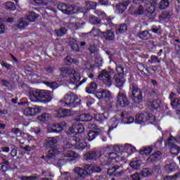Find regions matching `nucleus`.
Segmentation results:
<instances>
[{"mask_svg": "<svg viewBox=\"0 0 180 180\" xmlns=\"http://www.w3.org/2000/svg\"><path fill=\"white\" fill-rule=\"evenodd\" d=\"M84 130L85 128L84 125L79 122V121L74 120L73 124L71 128L69 129L68 134L70 136H73L72 139V143H75V144H78L81 141V138H79V134L84 133Z\"/></svg>", "mask_w": 180, "mask_h": 180, "instance_id": "1", "label": "nucleus"}, {"mask_svg": "<svg viewBox=\"0 0 180 180\" xmlns=\"http://www.w3.org/2000/svg\"><path fill=\"white\" fill-rule=\"evenodd\" d=\"M58 9L61 11V12L65 13V15H74V13H77V12L85 13L88 11L86 8L82 7H78V6H71L64 3L59 4L58 5Z\"/></svg>", "mask_w": 180, "mask_h": 180, "instance_id": "2", "label": "nucleus"}, {"mask_svg": "<svg viewBox=\"0 0 180 180\" xmlns=\"http://www.w3.org/2000/svg\"><path fill=\"white\" fill-rule=\"evenodd\" d=\"M60 103L63 107L75 108L80 105L81 100L74 93H70L65 96L64 98L60 101Z\"/></svg>", "mask_w": 180, "mask_h": 180, "instance_id": "3", "label": "nucleus"}, {"mask_svg": "<svg viewBox=\"0 0 180 180\" xmlns=\"http://www.w3.org/2000/svg\"><path fill=\"white\" fill-rule=\"evenodd\" d=\"M158 0H153L152 2L146 1L145 9L143 6L140 5L136 10L134 11V13L135 15H143L144 12H148V13H153L155 11V6H157V3Z\"/></svg>", "mask_w": 180, "mask_h": 180, "instance_id": "4", "label": "nucleus"}, {"mask_svg": "<svg viewBox=\"0 0 180 180\" xmlns=\"http://www.w3.org/2000/svg\"><path fill=\"white\" fill-rule=\"evenodd\" d=\"M123 75H124V70L122 67L118 66L116 68V72L114 75V80H115V85L117 86V88H119V89H122L123 86L124 85L126 82V79L123 77Z\"/></svg>", "mask_w": 180, "mask_h": 180, "instance_id": "5", "label": "nucleus"}, {"mask_svg": "<svg viewBox=\"0 0 180 180\" xmlns=\"http://www.w3.org/2000/svg\"><path fill=\"white\" fill-rule=\"evenodd\" d=\"M135 122L138 124H154L155 122V117L153 114H137L135 117Z\"/></svg>", "mask_w": 180, "mask_h": 180, "instance_id": "6", "label": "nucleus"}, {"mask_svg": "<svg viewBox=\"0 0 180 180\" xmlns=\"http://www.w3.org/2000/svg\"><path fill=\"white\" fill-rule=\"evenodd\" d=\"M129 91L131 94L130 96L135 103H140L141 102H143V94L141 93V91L139 89V87H137L136 84L130 85Z\"/></svg>", "mask_w": 180, "mask_h": 180, "instance_id": "7", "label": "nucleus"}, {"mask_svg": "<svg viewBox=\"0 0 180 180\" xmlns=\"http://www.w3.org/2000/svg\"><path fill=\"white\" fill-rule=\"evenodd\" d=\"M46 146L51 148L48 151L47 157L49 158H54L58 152L56 150V146H57V139L54 137L48 138L46 140Z\"/></svg>", "mask_w": 180, "mask_h": 180, "instance_id": "8", "label": "nucleus"}, {"mask_svg": "<svg viewBox=\"0 0 180 180\" xmlns=\"http://www.w3.org/2000/svg\"><path fill=\"white\" fill-rule=\"evenodd\" d=\"M175 143H176V139L170 136L167 139V146L170 148V153L174 155H176L180 153V148Z\"/></svg>", "mask_w": 180, "mask_h": 180, "instance_id": "9", "label": "nucleus"}, {"mask_svg": "<svg viewBox=\"0 0 180 180\" xmlns=\"http://www.w3.org/2000/svg\"><path fill=\"white\" fill-rule=\"evenodd\" d=\"M117 104L122 108H126V106H129V100H127V96H126V91L124 90H120L118 92L117 97Z\"/></svg>", "mask_w": 180, "mask_h": 180, "instance_id": "10", "label": "nucleus"}, {"mask_svg": "<svg viewBox=\"0 0 180 180\" xmlns=\"http://www.w3.org/2000/svg\"><path fill=\"white\" fill-rule=\"evenodd\" d=\"M98 79H100V81H103L104 85L108 88L112 86V77H110L109 72L105 70H103L98 75Z\"/></svg>", "mask_w": 180, "mask_h": 180, "instance_id": "11", "label": "nucleus"}, {"mask_svg": "<svg viewBox=\"0 0 180 180\" xmlns=\"http://www.w3.org/2000/svg\"><path fill=\"white\" fill-rule=\"evenodd\" d=\"M53 99V94L51 91L41 90L39 93V101L41 103H49Z\"/></svg>", "mask_w": 180, "mask_h": 180, "instance_id": "12", "label": "nucleus"}, {"mask_svg": "<svg viewBox=\"0 0 180 180\" xmlns=\"http://www.w3.org/2000/svg\"><path fill=\"white\" fill-rule=\"evenodd\" d=\"M74 172L75 176H77L79 179H84L86 175H89V169L86 168V165H84V168L76 167L74 169Z\"/></svg>", "mask_w": 180, "mask_h": 180, "instance_id": "13", "label": "nucleus"}, {"mask_svg": "<svg viewBox=\"0 0 180 180\" xmlns=\"http://www.w3.org/2000/svg\"><path fill=\"white\" fill-rule=\"evenodd\" d=\"M41 109L39 105H34L32 107L26 108L24 110L23 114L25 116H37L39 113H41Z\"/></svg>", "mask_w": 180, "mask_h": 180, "instance_id": "14", "label": "nucleus"}, {"mask_svg": "<svg viewBox=\"0 0 180 180\" xmlns=\"http://www.w3.org/2000/svg\"><path fill=\"white\" fill-rule=\"evenodd\" d=\"M102 157V153L98 150H90L84 155V160H92L95 161Z\"/></svg>", "mask_w": 180, "mask_h": 180, "instance_id": "15", "label": "nucleus"}, {"mask_svg": "<svg viewBox=\"0 0 180 180\" xmlns=\"http://www.w3.org/2000/svg\"><path fill=\"white\" fill-rule=\"evenodd\" d=\"M69 79L70 84L75 85L79 82V79H81V75H79L75 69H72V72H70V74L69 75Z\"/></svg>", "mask_w": 180, "mask_h": 180, "instance_id": "16", "label": "nucleus"}, {"mask_svg": "<svg viewBox=\"0 0 180 180\" xmlns=\"http://www.w3.org/2000/svg\"><path fill=\"white\" fill-rule=\"evenodd\" d=\"M54 115L56 117H68L72 116V113L71 110L60 108L54 111Z\"/></svg>", "mask_w": 180, "mask_h": 180, "instance_id": "17", "label": "nucleus"}, {"mask_svg": "<svg viewBox=\"0 0 180 180\" xmlns=\"http://www.w3.org/2000/svg\"><path fill=\"white\" fill-rule=\"evenodd\" d=\"M67 126V123L65 122H61L59 124H52V133H61L63 131V129H65V127Z\"/></svg>", "mask_w": 180, "mask_h": 180, "instance_id": "18", "label": "nucleus"}, {"mask_svg": "<svg viewBox=\"0 0 180 180\" xmlns=\"http://www.w3.org/2000/svg\"><path fill=\"white\" fill-rule=\"evenodd\" d=\"M41 90H30L29 98L32 102H39Z\"/></svg>", "mask_w": 180, "mask_h": 180, "instance_id": "19", "label": "nucleus"}, {"mask_svg": "<svg viewBox=\"0 0 180 180\" xmlns=\"http://www.w3.org/2000/svg\"><path fill=\"white\" fill-rule=\"evenodd\" d=\"M96 96L98 99H106L108 98H112V94L108 90L103 89L97 91L96 93Z\"/></svg>", "mask_w": 180, "mask_h": 180, "instance_id": "20", "label": "nucleus"}, {"mask_svg": "<svg viewBox=\"0 0 180 180\" xmlns=\"http://www.w3.org/2000/svg\"><path fill=\"white\" fill-rule=\"evenodd\" d=\"M108 175H113L114 176H120L123 174V172L120 170V167L115 166L108 169Z\"/></svg>", "mask_w": 180, "mask_h": 180, "instance_id": "21", "label": "nucleus"}, {"mask_svg": "<svg viewBox=\"0 0 180 180\" xmlns=\"http://www.w3.org/2000/svg\"><path fill=\"white\" fill-rule=\"evenodd\" d=\"M105 158L107 159V160L105 161V165H110L112 160L117 158V153L115 152H110L105 154Z\"/></svg>", "mask_w": 180, "mask_h": 180, "instance_id": "22", "label": "nucleus"}, {"mask_svg": "<svg viewBox=\"0 0 180 180\" xmlns=\"http://www.w3.org/2000/svg\"><path fill=\"white\" fill-rule=\"evenodd\" d=\"M72 68H67V67H63L59 69V71L60 72V76L62 78H67V77H70V74H71V72L72 71Z\"/></svg>", "mask_w": 180, "mask_h": 180, "instance_id": "23", "label": "nucleus"}, {"mask_svg": "<svg viewBox=\"0 0 180 180\" xmlns=\"http://www.w3.org/2000/svg\"><path fill=\"white\" fill-rule=\"evenodd\" d=\"M102 134V131L101 129H95L93 131H90L88 134L87 139L89 141H92V140H95L97 136Z\"/></svg>", "mask_w": 180, "mask_h": 180, "instance_id": "24", "label": "nucleus"}, {"mask_svg": "<svg viewBox=\"0 0 180 180\" xmlns=\"http://www.w3.org/2000/svg\"><path fill=\"white\" fill-rule=\"evenodd\" d=\"M130 4V1H123L122 3L117 5L116 8V11L118 13H123L126 9H127V6Z\"/></svg>", "mask_w": 180, "mask_h": 180, "instance_id": "25", "label": "nucleus"}, {"mask_svg": "<svg viewBox=\"0 0 180 180\" xmlns=\"http://www.w3.org/2000/svg\"><path fill=\"white\" fill-rule=\"evenodd\" d=\"M103 37L105 40H115V32L112 30H108L102 33Z\"/></svg>", "mask_w": 180, "mask_h": 180, "instance_id": "26", "label": "nucleus"}, {"mask_svg": "<svg viewBox=\"0 0 180 180\" xmlns=\"http://www.w3.org/2000/svg\"><path fill=\"white\" fill-rule=\"evenodd\" d=\"M65 157L66 158H70L71 161H74L77 160L78 157H79V154H78V153H75V151L69 150L65 153Z\"/></svg>", "mask_w": 180, "mask_h": 180, "instance_id": "27", "label": "nucleus"}, {"mask_svg": "<svg viewBox=\"0 0 180 180\" xmlns=\"http://www.w3.org/2000/svg\"><path fill=\"white\" fill-rule=\"evenodd\" d=\"M148 105L151 109H158L160 106L161 105V101L157 99V100H150L148 102Z\"/></svg>", "mask_w": 180, "mask_h": 180, "instance_id": "28", "label": "nucleus"}, {"mask_svg": "<svg viewBox=\"0 0 180 180\" xmlns=\"http://www.w3.org/2000/svg\"><path fill=\"white\" fill-rule=\"evenodd\" d=\"M160 157H161V152L158 151L153 154H152L148 158V162H155L160 160Z\"/></svg>", "mask_w": 180, "mask_h": 180, "instance_id": "29", "label": "nucleus"}, {"mask_svg": "<svg viewBox=\"0 0 180 180\" xmlns=\"http://www.w3.org/2000/svg\"><path fill=\"white\" fill-rule=\"evenodd\" d=\"M69 44L73 51L77 52L79 50V46L77 43V39L74 38H70Z\"/></svg>", "mask_w": 180, "mask_h": 180, "instance_id": "30", "label": "nucleus"}, {"mask_svg": "<svg viewBox=\"0 0 180 180\" xmlns=\"http://www.w3.org/2000/svg\"><path fill=\"white\" fill-rule=\"evenodd\" d=\"M176 167V164L174 162H171L169 164H167L165 166V169L167 174H171L173 171H175V168Z\"/></svg>", "mask_w": 180, "mask_h": 180, "instance_id": "31", "label": "nucleus"}, {"mask_svg": "<svg viewBox=\"0 0 180 180\" xmlns=\"http://www.w3.org/2000/svg\"><path fill=\"white\" fill-rule=\"evenodd\" d=\"M96 88H98L96 83L91 82L86 87V92L87 94H94L96 91Z\"/></svg>", "mask_w": 180, "mask_h": 180, "instance_id": "32", "label": "nucleus"}, {"mask_svg": "<svg viewBox=\"0 0 180 180\" xmlns=\"http://www.w3.org/2000/svg\"><path fill=\"white\" fill-rule=\"evenodd\" d=\"M86 168H88L89 172V174H92V172H101L102 169L98 165H86Z\"/></svg>", "mask_w": 180, "mask_h": 180, "instance_id": "33", "label": "nucleus"}, {"mask_svg": "<svg viewBox=\"0 0 180 180\" xmlns=\"http://www.w3.org/2000/svg\"><path fill=\"white\" fill-rule=\"evenodd\" d=\"M27 26H29V22L26 20H21L18 24L14 25V29L18 30V29H25Z\"/></svg>", "mask_w": 180, "mask_h": 180, "instance_id": "34", "label": "nucleus"}, {"mask_svg": "<svg viewBox=\"0 0 180 180\" xmlns=\"http://www.w3.org/2000/svg\"><path fill=\"white\" fill-rule=\"evenodd\" d=\"M121 117H122L124 123H126V124H130L134 123V122H136V120H134V117H125L124 112H122Z\"/></svg>", "mask_w": 180, "mask_h": 180, "instance_id": "35", "label": "nucleus"}, {"mask_svg": "<svg viewBox=\"0 0 180 180\" xmlns=\"http://www.w3.org/2000/svg\"><path fill=\"white\" fill-rule=\"evenodd\" d=\"M108 116H109V113L104 112L96 115L95 118L97 122H103V120H106V119H108Z\"/></svg>", "mask_w": 180, "mask_h": 180, "instance_id": "36", "label": "nucleus"}, {"mask_svg": "<svg viewBox=\"0 0 180 180\" xmlns=\"http://www.w3.org/2000/svg\"><path fill=\"white\" fill-rule=\"evenodd\" d=\"M123 151L127 153H136V147L132 146L130 143H126L124 146H123Z\"/></svg>", "mask_w": 180, "mask_h": 180, "instance_id": "37", "label": "nucleus"}, {"mask_svg": "<svg viewBox=\"0 0 180 180\" xmlns=\"http://www.w3.org/2000/svg\"><path fill=\"white\" fill-rule=\"evenodd\" d=\"M117 33H126L127 32V25L126 24H121L120 25L116 26Z\"/></svg>", "mask_w": 180, "mask_h": 180, "instance_id": "38", "label": "nucleus"}, {"mask_svg": "<svg viewBox=\"0 0 180 180\" xmlns=\"http://www.w3.org/2000/svg\"><path fill=\"white\" fill-rule=\"evenodd\" d=\"M79 120L81 122H91L92 120V115L91 114H82L79 117Z\"/></svg>", "mask_w": 180, "mask_h": 180, "instance_id": "39", "label": "nucleus"}, {"mask_svg": "<svg viewBox=\"0 0 180 180\" xmlns=\"http://www.w3.org/2000/svg\"><path fill=\"white\" fill-rule=\"evenodd\" d=\"M50 119H51V115L49 113H44L38 117V120H40V122H47Z\"/></svg>", "mask_w": 180, "mask_h": 180, "instance_id": "40", "label": "nucleus"}, {"mask_svg": "<svg viewBox=\"0 0 180 180\" xmlns=\"http://www.w3.org/2000/svg\"><path fill=\"white\" fill-rule=\"evenodd\" d=\"M153 148L150 147H143L140 150L139 153L142 155H149V154H151Z\"/></svg>", "mask_w": 180, "mask_h": 180, "instance_id": "41", "label": "nucleus"}, {"mask_svg": "<svg viewBox=\"0 0 180 180\" xmlns=\"http://www.w3.org/2000/svg\"><path fill=\"white\" fill-rule=\"evenodd\" d=\"M180 41L179 39H175L174 41V46L175 49V51L177 56L180 57V46H179Z\"/></svg>", "mask_w": 180, "mask_h": 180, "instance_id": "42", "label": "nucleus"}, {"mask_svg": "<svg viewBox=\"0 0 180 180\" xmlns=\"http://www.w3.org/2000/svg\"><path fill=\"white\" fill-rule=\"evenodd\" d=\"M38 18L39 15L34 12H31L27 15V20H29V22H34V20H36V19Z\"/></svg>", "mask_w": 180, "mask_h": 180, "instance_id": "43", "label": "nucleus"}, {"mask_svg": "<svg viewBox=\"0 0 180 180\" xmlns=\"http://www.w3.org/2000/svg\"><path fill=\"white\" fill-rule=\"evenodd\" d=\"M90 36H93V37H96L98 36H101L102 34V32H101V30L98 28H93L92 30L89 33Z\"/></svg>", "mask_w": 180, "mask_h": 180, "instance_id": "44", "label": "nucleus"}, {"mask_svg": "<svg viewBox=\"0 0 180 180\" xmlns=\"http://www.w3.org/2000/svg\"><path fill=\"white\" fill-rule=\"evenodd\" d=\"M89 20L91 23L96 25V26H99V25H101V20H99V18L95 17L94 15H91L89 17Z\"/></svg>", "mask_w": 180, "mask_h": 180, "instance_id": "45", "label": "nucleus"}, {"mask_svg": "<svg viewBox=\"0 0 180 180\" xmlns=\"http://www.w3.org/2000/svg\"><path fill=\"white\" fill-rule=\"evenodd\" d=\"M75 148L77 150H85V148H86V143L80 141L78 143H75Z\"/></svg>", "mask_w": 180, "mask_h": 180, "instance_id": "46", "label": "nucleus"}, {"mask_svg": "<svg viewBox=\"0 0 180 180\" xmlns=\"http://www.w3.org/2000/svg\"><path fill=\"white\" fill-rule=\"evenodd\" d=\"M141 174L144 177L151 176L153 175V170L149 168H145L141 171Z\"/></svg>", "mask_w": 180, "mask_h": 180, "instance_id": "47", "label": "nucleus"}, {"mask_svg": "<svg viewBox=\"0 0 180 180\" xmlns=\"http://www.w3.org/2000/svg\"><path fill=\"white\" fill-rule=\"evenodd\" d=\"M137 68H138L139 71H140L141 74H142V75H146L145 71L148 72V69H147L146 65H144L143 64L138 65Z\"/></svg>", "mask_w": 180, "mask_h": 180, "instance_id": "48", "label": "nucleus"}, {"mask_svg": "<svg viewBox=\"0 0 180 180\" xmlns=\"http://www.w3.org/2000/svg\"><path fill=\"white\" fill-rule=\"evenodd\" d=\"M5 7L6 9H8L9 11H15L16 9V6L12 1L6 2L5 4Z\"/></svg>", "mask_w": 180, "mask_h": 180, "instance_id": "49", "label": "nucleus"}, {"mask_svg": "<svg viewBox=\"0 0 180 180\" xmlns=\"http://www.w3.org/2000/svg\"><path fill=\"white\" fill-rule=\"evenodd\" d=\"M168 6H169V1H168V0H162L160 2V9H166V8H168Z\"/></svg>", "mask_w": 180, "mask_h": 180, "instance_id": "50", "label": "nucleus"}, {"mask_svg": "<svg viewBox=\"0 0 180 180\" xmlns=\"http://www.w3.org/2000/svg\"><path fill=\"white\" fill-rule=\"evenodd\" d=\"M110 123L111 124V129H116L117 124H119V120H117V117H112L110 120Z\"/></svg>", "mask_w": 180, "mask_h": 180, "instance_id": "51", "label": "nucleus"}, {"mask_svg": "<svg viewBox=\"0 0 180 180\" xmlns=\"http://www.w3.org/2000/svg\"><path fill=\"white\" fill-rule=\"evenodd\" d=\"M139 39H143V40H147L150 37V34L148 32V31H142L139 34Z\"/></svg>", "mask_w": 180, "mask_h": 180, "instance_id": "52", "label": "nucleus"}, {"mask_svg": "<svg viewBox=\"0 0 180 180\" xmlns=\"http://www.w3.org/2000/svg\"><path fill=\"white\" fill-rule=\"evenodd\" d=\"M130 167H131V168H133L134 169H137V168H139L141 165L140 161L139 160H132L130 163H129Z\"/></svg>", "mask_w": 180, "mask_h": 180, "instance_id": "53", "label": "nucleus"}, {"mask_svg": "<svg viewBox=\"0 0 180 180\" xmlns=\"http://www.w3.org/2000/svg\"><path fill=\"white\" fill-rule=\"evenodd\" d=\"M56 33L57 36H58L59 37H61L64 36L65 33H67V29H65V27H62L59 30H56Z\"/></svg>", "mask_w": 180, "mask_h": 180, "instance_id": "54", "label": "nucleus"}, {"mask_svg": "<svg viewBox=\"0 0 180 180\" xmlns=\"http://www.w3.org/2000/svg\"><path fill=\"white\" fill-rule=\"evenodd\" d=\"M113 151L117 153H122L123 151V145H115L112 146Z\"/></svg>", "mask_w": 180, "mask_h": 180, "instance_id": "55", "label": "nucleus"}, {"mask_svg": "<svg viewBox=\"0 0 180 180\" xmlns=\"http://www.w3.org/2000/svg\"><path fill=\"white\" fill-rule=\"evenodd\" d=\"M0 64L1 66L4 67V68H6V70H12L13 68V66L12 65L5 63L4 60H0Z\"/></svg>", "mask_w": 180, "mask_h": 180, "instance_id": "56", "label": "nucleus"}, {"mask_svg": "<svg viewBox=\"0 0 180 180\" xmlns=\"http://www.w3.org/2000/svg\"><path fill=\"white\" fill-rule=\"evenodd\" d=\"M46 85H47L48 86H50V88H51L52 89H56V88L58 87V84H57V82H46Z\"/></svg>", "mask_w": 180, "mask_h": 180, "instance_id": "57", "label": "nucleus"}, {"mask_svg": "<svg viewBox=\"0 0 180 180\" xmlns=\"http://www.w3.org/2000/svg\"><path fill=\"white\" fill-rule=\"evenodd\" d=\"M150 64H155V63H161V60H158V57L155 56H152L150 60H149Z\"/></svg>", "mask_w": 180, "mask_h": 180, "instance_id": "58", "label": "nucleus"}, {"mask_svg": "<svg viewBox=\"0 0 180 180\" xmlns=\"http://www.w3.org/2000/svg\"><path fill=\"white\" fill-rule=\"evenodd\" d=\"M162 141H163L162 138H160L159 139H158L157 142L155 144V146L156 147V148L160 150V148L162 147Z\"/></svg>", "mask_w": 180, "mask_h": 180, "instance_id": "59", "label": "nucleus"}, {"mask_svg": "<svg viewBox=\"0 0 180 180\" xmlns=\"http://www.w3.org/2000/svg\"><path fill=\"white\" fill-rule=\"evenodd\" d=\"M65 61L67 64H71L72 63H74V64H77V63H78L77 60L72 58L70 56H67L65 58Z\"/></svg>", "mask_w": 180, "mask_h": 180, "instance_id": "60", "label": "nucleus"}, {"mask_svg": "<svg viewBox=\"0 0 180 180\" xmlns=\"http://www.w3.org/2000/svg\"><path fill=\"white\" fill-rule=\"evenodd\" d=\"M172 178H173V179H180V172H179V173L174 174V175L173 176V177H171V176H166V177L165 178V180H171V179H172Z\"/></svg>", "mask_w": 180, "mask_h": 180, "instance_id": "61", "label": "nucleus"}, {"mask_svg": "<svg viewBox=\"0 0 180 180\" xmlns=\"http://www.w3.org/2000/svg\"><path fill=\"white\" fill-rule=\"evenodd\" d=\"M95 13L97 16H100L101 18H106V13L101 10H96Z\"/></svg>", "mask_w": 180, "mask_h": 180, "instance_id": "62", "label": "nucleus"}, {"mask_svg": "<svg viewBox=\"0 0 180 180\" xmlns=\"http://www.w3.org/2000/svg\"><path fill=\"white\" fill-rule=\"evenodd\" d=\"M84 65H85V69L87 70L89 72H94V65L89 63H86Z\"/></svg>", "mask_w": 180, "mask_h": 180, "instance_id": "63", "label": "nucleus"}, {"mask_svg": "<svg viewBox=\"0 0 180 180\" xmlns=\"http://www.w3.org/2000/svg\"><path fill=\"white\" fill-rule=\"evenodd\" d=\"M20 180H36V176H23L20 177Z\"/></svg>", "mask_w": 180, "mask_h": 180, "instance_id": "64", "label": "nucleus"}]
</instances>
